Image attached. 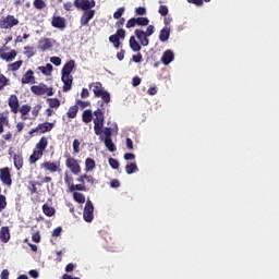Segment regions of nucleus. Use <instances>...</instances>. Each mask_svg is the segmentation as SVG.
<instances>
[{
    "mask_svg": "<svg viewBox=\"0 0 279 279\" xmlns=\"http://www.w3.org/2000/svg\"><path fill=\"white\" fill-rule=\"evenodd\" d=\"M47 145H49L47 137H41L39 142L36 144L33 154L29 156L28 160L31 165H36V162H38V160L43 158V154L45 149H47Z\"/></svg>",
    "mask_w": 279,
    "mask_h": 279,
    "instance_id": "nucleus-1",
    "label": "nucleus"
},
{
    "mask_svg": "<svg viewBox=\"0 0 279 279\" xmlns=\"http://www.w3.org/2000/svg\"><path fill=\"white\" fill-rule=\"evenodd\" d=\"M134 34L140 40L141 45L143 47H147V45H149V36L154 34V26H147L146 31L135 29Z\"/></svg>",
    "mask_w": 279,
    "mask_h": 279,
    "instance_id": "nucleus-2",
    "label": "nucleus"
},
{
    "mask_svg": "<svg viewBox=\"0 0 279 279\" xmlns=\"http://www.w3.org/2000/svg\"><path fill=\"white\" fill-rule=\"evenodd\" d=\"M90 90H93L95 97H101V99L105 101V104H110V93L106 92L104 89V86L101 83H93L89 86Z\"/></svg>",
    "mask_w": 279,
    "mask_h": 279,
    "instance_id": "nucleus-3",
    "label": "nucleus"
},
{
    "mask_svg": "<svg viewBox=\"0 0 279 279\" xmlns=\"http://www.w3.org/2000/svg\"><path fill=\"white\" fill-rule=\"evenodd\" d=\"M94 132L96 136H101L104 132V112L97 110L94 112Z\"/></svg>",
    "mask_w": 279,
    "mask_h": 279,
    "instance_id": "nucleus-4",
    "label": "nucleus"
},
{
    "mask_svg": "<svg viewBox=\"0 0 279 279\" xmlns=\"http://www.w3.org/2000/svg\"><path fill=\"white\" fill-rule=\"evenodd\" d=\"M16 25H19V19L14 17V15H7L0 19L1 29H12V27H16Z\"/></svg>",
    "mask_w": 279,
    "mask_h": 279,
    "instance_id": "nucleus-5",
    "label": "nucleus"
},
{
    "mask_svg": "<svg viewBox=\"0 0 279 279\" xmlns=\"http://www.w3.org/2000/svg\"><path fill=\"white\" fill-rule=\"evenodd\" d=\"M65 167H68V169H70V171H72L74 175H80V173H82V167H80V161L71 156H68L65 160Z\"/></svg>",
    "mask_w": 279,
    "mask_h": 279,
    "instance_id": "nucleus-6",
    "label": "nucleus"
},
{
    "mask_svg": "<svg viewBox=\"0 0 279 279\" xmlns=\"http://www.w3.org/2000/svg\"><path fill=\"white\" fill-rule=\"evenodd\" d=\"M31 90L34 93V95H47L48 97L53 95V89L48 88L45 84L35 85L31 88Z\"/></svg>",
    "mask_w": 279,
    "mask_h": 279,
    "instance_id": "nucleus-7",
    "label": "nucleus"
},
{
    "mask_svg": "<svg viewBox=\"0 0 279 279\" xmlns=\"http://www.w3.org/2000/svg\"><path fill=\"white\" fill-rule=\"evenodd\" d=\"M93 213H95L93 202L87 201L83 213V217L87 223H90V221H93V219L95 218V215Z\"/></svg>",
    "mask_w": 279,
    "mask_h": 279,
    "instance_id": "nucleus-8",
    "label": "nucleus"
},
{
    "mask_svg": "<svg viewBox=\"0 0 279 279\" xmlns=\"http://www.w3.org/2000/svg\"><path fill=\"white\" fill-rule=\"evenodd\" d=\"M75 8L84 10L85 12L95 8V0H74Z\"/></svg>",
    "mask_w": 279,
    "mask_h": 279,
    "instance_id": "nucleus-9",
    "label": "nucleus"
},
{
    "mask_svg": "<svg viewBox=\"0 0 279 279\" xmlns=\"http://www.w3.org/2000/svg\"><path fill=\"white\" fill-rule=\"evenodd\" d=\"M0 180L5 186H12V174L10 173V168L0 169Z\"/></svg>",
    "mask_w": 279,
    "mask_h": 279,
    "instance_id": "nucleus-10",
    "label": "nucleus"
},
{
    "mask_svg": "<svg viewBox=\"0 0 279 279\" xmlns=\"http://www.w3.org/2000/svg\"><path fill=\"white\" fill-rule=\"evenodd\" d=\"M53 45H56V41L53 39L44 38L39 40L38 49L40 51H49L53 48Z\"/></svg>",
    "mask_w": 279,
    "mask_h": 279,
    "instance_id": "nucleus-11",
    "label": "nucleus"
},
{
    "mask_svg": "<svg viewBox=\"0 0 279 279\" xmlns=\"http://www.w3.org/2000/svg\"><path fill=\"white\" fill-rule=\"evenodd\" d=\"M17 53L16 50L7 51V48L0 49V58L5 60V62H12L14 58H16Z\"/></svg>",
    "mask_w": 279,
    "mask_h": 279,
    "instance_id": "nucleus-12",
    "label": "nucleus"
},
{
    "mask_svg": "<svg viewBox=\"0 0 279 279\" xmlns=\"http://www.w3.org/2000/svg\"><path fill=\"white\" fill-rule=\"evenodd\" d=\"M61 80L63 82V90L65 93L71 90V86H73V75L62 72Z\"/></svg>",
    "mask_w": 279,
    "mask_h": 279,
    "instance_id": "nucleus-13",
    "label": "nucleus"
},
{
    "mask_svg": "<svg viewBox=\"0 0 279 279\" xmlns=\"http://www.w3.org/2000/svg\"><path fill=\"white\" fill-rule=\"evenodd\" d=\"M95 10L85 11L81 17V25L84 27L94 19Z\"/></svg>",
    "mask_w": 279,
    "mask_h": 279,
    "instance_id": "nucleus-14",
    "label": "nucleus"
},
{
    "mask_svg": "<svg viewBox=\"0 0 279 279\" xmlns=\"http://www.w3.org/2000/svg\"><path fill=\"white\" fill-rule=\"evenodd\" d=\"M9 108H11V112H13V114H16L19 112V97H16V95L10 96Z\"/></svg>",
    "mask_w": 279,
    "mask_h": 279,
    "instance_id": "nucleus-15",
    "label": "nucleus"
},
{
    "mask_svg": "<svg viewBox=\"0 0 279 279\" xmlns=\"http://www.w3.org/2000/svg\"><path fill=\"white\" fill-rule=\"evenodd\" d=\"M41 169H46V171H50V173H56L60 169V165L51 161H45L41 163Z\"/></svg>",
    "mask_w": 279,
    "mask_h": 279,
    "instance_id": "nucleus-16",
    "label": "nucleus"
},
{
    "mask_svg": "<svg viewBox=\"0 0 279 279\" xmlns=\"http://www.w3.org/2000/svg\"><path fill=\"white\" fill-rule=\"evenodd\" d=\"M11 239L10 235V228L9 227H1L0 228V242L8 243Z\"/></svg>",
    "mask_w": 279,
    "mask_h": 279,
    "instance_id": "nucleus-17",
    "label": "nucleus"
},
{
    "mask_svg": "<svg viewBox=\"0 0 279 279\" xmlns=\"http://www.w3.org/2000/svg\"><path fill=\"white\" fill-rule=\"evenodd\" d=\"M174 59V54L173 51L171 50H166L161 57V62L162 64H171V62H173Z\"/></svg>",
    "mask_w": 279,
    "mask_h": 279,
    "instance_id": "nucleus-18",
    "label": "nucleus"
},
{
    "mask_svg": "<svg viewBox=\"0 0 279 279\" xmlns=\"http://www.w3.org/2000/svg\"><path fill=\"white\" fill-rule=\"evenodd\" d=\"M100 141H104L109 151H117V146L114 145V143H112V138L104 137V135H100Z\"/></svg>",
    "mask_w": 279,
    "mask_h": 279,
    "instance_id": "nucleus-19",
    "label": "nucleus"
},
{
    "mask_svg": "<svg viewBox=\"0 0 279 279\" xmlns=\"http://www.w3.org/2000/svg\"><path fill=\"white\" fill-rule=\"evenodd\" d=\"M22 84H34V72L28 70L22 77Z\"/></svg>",
    "mask_w": 279,
    "mask_h": 279,
    "instance_id": "nucleus-20",
    "label": "nucleus"
},
{
    "mask_svg": "<svg viewBox=\"0 0 279 279\" xmlns=\"http://www.w3.org/2000/svg\"><path fill=\"white\" fill-rule=\"evenodd\" d=\"M32 111V107L29 105H23L20 108L21 119L23 121H27V114Z\"/></svg>",
    "mask_w": 279,
    "mask_h": 279,
    "instance_id": "nucleus-21",
    "label": "nucleus"
},
{
    "mask_svg": "<svg viewBox=\"0 0 279 279\" xmlns=\"http://www.w3.org/2000/svg\"><path fill=\"white\" fill-rule=\"evenodd\" d=\"M52 27H57L58 29H64V19L61 16H54L52 19Z\"/></svg>",
    "mask_w": 279,
    "mask_h": 279,
    "instance_id": "nucleus-22",
    "label": "nucleus"
},
{
    "mask_svg": "<svg viewBox=\"0 0 279 279\" xmlns=\"http://www.w3.org/2000/svg\"><path fill=\"white\" fill-rule=\"evenodd\" d=\"M171 34V31L169 29V27H165L160 34H159V40L161 43H167V40H169V36Z\"/></svg>",
    "mask_w": 279,
    "mask_h": 279,
    "instance_id": "nucleus-23",
    "label": "nucleus"
},
{
    "mask_svg": "<svg viewBox=\"0 0 279 279\" xmlns=\"http://www.w3.org/2000/svg\"><path fill=\"white\" fill-rule=\"evenodd\" d=\"M50 130H53V123H44L40 124L36 130L32 131V132H50Z\"/></svg>",
    "mask_w": 279,
    "mask_h": 279,
    "instance_id": "nucleus-24",
    "label": "nucleus"
},
{
    "mask_svg": "<svg viewBox=\"0 0 279 279\" xmlns=\"http://www.w3.org/2000/svg\"><path fill=\"white\" fill-rule=\"evenodd\" d=\"M8 123H10L8 112L0 113V134H3V126L8 125Z\"/></svg>",
    "mask_w": 279,
    "mask_h": 279,
    "instance_id": "nucleus-25",
    "label": "nucleus"
},
{
    "mask_svg": "<svg viewBox=\"0 0 279 279\" xmlns=\"http://www.w3.org/2000/svg\"><path fill=\"white\" fill-rule=\"evenodd\" d=\"M13 162H14V167H15V169H17V171L23 169V156L14 155Z\"/></svg>",
    "mask_w": 279,
    "mask_h": 279,
    "instance_id": "nucleus-26",
    "label": "nucleus"
},
{
    "mask_svg": "<svg viewBox=\"0 0 279 279\" xmlns=\"http://www.w3.org/2000/svg\"><path fill=\"white\" fill-rule=\"evenodd\" d=\"M95 167H96L95 159L87 158L85 160V171H86V173L93 171L95 169Z\"/></svg>",
    "mask_w": 279,
    "mask_h": 279,
    "instance_id": "nucleus-27",
    "label": "nucleus"
},
{
    "mask_svg": "<svg viewBox=\"0 0 279 279\" xmlns=\"http://www.w3.org/2000/svg\"><path fill=\"white\" fill-rule=\"evenodd\" d=\"M73 69H75V61H69L62 69V73L70 74L73 73Z\"/></svg>",
    "mask_w": 279,
    "mask_h": 279,
    "instance_id": "nucleus-28",
    "label": "nucleus"
},
{
    "mask_svg": "<svg viewBox=\"0 0 279 279\" xmlns=\"http://www.w3.org/2000/svg\"><path fill=\"white\" fill-rule=\"evenodd\" d=\"M43 211L46 217H53L56 215V209L47 204L43 206Z\"/></svg>",
    "mask_w": 279,
    "mask_h": 279,
    "instance_id": "nucleus-29",
    "label": "nucleus"
},
{
    "mask_svg": "<svg viewBox=\"0 0 279 279\" xmlns=\"http://www.w3.org/2000/svg\"><path fill=\"white\" fill-rule=\"evenodd\" d=\"M136 171H138V167L136 166V163H128L125 166V172L128 173V175H132V173H136Z\"/></svg>",
    "mask_w": 279,
    "mask_h": 279,
    "instance_id": "nucleus-30",
    "label": "nucleus"
},
{
    "mask_svg": "<svg viewBox=\"0 0 279 279\" xmlns=\"http://www.w3.org/2000/svg\"><path fill=\"white\" fill-rule=\"evenodd\" d=\"M130 47H131L132 51H138L141 49V44H138V41H136V37L132 36L130 38Z\"/></svg>",
    "mask_w": 279,
    "mask_h": 279,
    "instance_id": "nucleus-31",
    "label": "nucleus"
},
{
    "mask_svg": "<svg viewBox=\"0 0 279 279\" xmlns=\"http://www.w3.org/2000/svg\"><path fill=\"white\" fill-rule=\"evenodd\" d=\"M38 70L41 71L44 75H51V72L53 71V65H51V63H48L46 66H39Z\"/></svg>",
    "mask_w": 279,
    "mask_h": 279,
    "instance_id": "nucleus-32",
    "label": "nucleus"
},
{
    "mask_svg": "<svg viewBox=\"0 0 279 279\" xmlns=\"http://www.w3.org/2000/svg\"><path fill=\"white\" fill-rule=\"evenodd\" d=\"M82 119L84 123H90V121H93V111L85 110L82 114Z\"/></svg>",
    "mask_w": 279,
    "mask_h": 279,
    "instance_id": "nucleus-33",
    "label": "nucleus"
},
{
    "mask_svg": "<svg viewBox=\"0 0 279 279\" xmlns=\"http://www.w3.org/2000/svg\"><path fill=\"white\" fill-rule=\"evenodd\" d=\"M73 197L74 201L77 202V204H84V202H86V197L82 193L74 192Z\"/></svg>",
    "mask_w": 279,
    "mask_h": 279,
    "instance_id": "nucleus-34",
    "label": "nucleus"
},
{
    "mask_svg": "<svg viewBox=\"0 0 279 279\" xmlns=\"http://www.w3.org/2000/svg\"><path fill=\"white\" fill-rule=\"evenodd\" d=\"M77 110H80V108L77 106L70 107V109L68 111L69 119H75V117H77Z\"/></svg>",
    "mask_w": 279,
    "mask_h": 279,
    "instance_id": "nucleus-35",
    "label": "nucleus"
},
{
    "mask_svg": "<svg viewBox=\"0 0 279 279\" xmlns=\"http://www.w3.org/2000/svg\"><path fill=\"white\" fill-rule=\"evenodd\" d=\"M136 25H141L143 27L149 25V20L147 17H135Z\"/></svg>",
    "mask_w": 279,
    "mask_h": 279,
    "instance_id": "nucleus-36",
    "label": "nucleus"
},
{
    "mask_svg": "<svg viewBox=\"0 0 279 279\" xmlns=\"http://www.w3.org/2000/svg\"><path fill=\"white\" fill-rule=\"evenodd\" d=\"M47 102L50 106V108H60V100L57 98H49Z\"/></svg>",
    "mask_w": 279,
    "mask_h": 279,
    "instance_id": "nucleus-37",
    "label": "nucleus"
},
{
    "mask_svg": "<svg viewBox=\"0 0 279 279\" xmlns=\"http://www.w3.org/2000/svg\"><path fill=\"white\" fill-rule=\"evenodd\" d=\"M21 66H23V60L11 63L9 65V69H10V71H19V69H21Z\"/></svg>",
    "mask_w": 279,
    "mask_h": 279,
    "instance_id": "nucleus-38",
    "label": "nucleus"
},
{
    "mask_svg": "<svg viewBox=\"0 0 279 279\" xmlns=\"http://www.w3.org/2000/svg\"><path fill=\"white\" fill-rule=\"evenodd\" d=\"M80 145H82V143L80 142V140H74L72 147H73V154H80Z\"/></svg>",
    "mask_w": 279,
    "mask_h": 279,
    "instance_id": "nucleus-39",
    "label": "nucleus"
},
{
    "mask_svg": "<svg viewBox=\"0 0 279 279\" xmlns=\"http://www.w3.org/2000/svg\"><path fill=\"white\" fill-rule=\"evenodd\" d=\"M109 40H110V43L113 44L114 49H119V45H120L119 37H117L116 35H112L109 37Z\"/></svg>",
    "mask_w": 279,
    "mask_h": 279,
    "instance_id": "nucleus-40",
    "label": "nucleus"
},
{
    "mask_svg": "<svg viewBox=\"0 0 279 279\" xmlns=\"http://www.w3.org/2000/svg\"><path fill=\"white\" fill-rule=\"evenodd\" d=\"M158 12L160 15L167 16L169 14V8L167 5H160Z\"/></svg>",
    "mask_w": 279,
    "mask_h": 279,
    "instance_id": "nucleus-41",
    "label": "nucleus"
},
{
    "mask_svg": "<svg viewBox=\"0 0 279 279\" xmlns=\"http://www.w3.org/2000/svg\"><path fill=\"white\" fill-rule=\"evenodd\" d=\"M101 134H104L105 138H110L112 136V130L110 128L102 129Z\"/></svg>",
    "mask_w": 279,
    "mask_h": 279,
    "instance_id": "nucleus-42",
    "label": "nucleus"
},
{
    "mask_svg": "<svg viewBox=\"0 0 279 279\" xmlns=\"http://www.w3.org/2000/svg\"><path fill=\"white\" fill-rule=\"evenodd\" d=\"M50 62L54 64V66H60L62 64V59L59 57H52L50 58Z\"/></svg>",
    "mask_w": 279,
    "mask_h": 279,
    "instance_id": "nucleus-43",
    "label": "nucleus"
},
{
    "mask_svg": "<svg viewBox=\"0 0 279 279\" xmlns=\"http://www.w3.org/2000/svg\"><path fill=\"white\" fill-rule=\"evenodd\" d=\"M7 84H8V78L4 75L0 74V90L5 88Z\"/></svg>",
    "mask_w": 279,
    "mask_h": 279,
    "instance_id": "nucleus-44",
    "label": "nucleus"
},
{
    "mask_svg": "<svg viewBox=\"0 0 279 279\" xmlns=\"http://www.w3.org/2000/svg\"><path fill=\"white\" fill-rule=\"evenodd\" d=\"M34 5L37 10H43L45 8V1L43 0H34Z\"/></svg>",
    "mask_w": 279,
    "mask_h": 279,
    "instance_id": "nucleus-45",
    "label": "nucleus"
},
{
    "mask_svg": "<svg viewBox=\"0 0 279 279\" xmlns=\"http://www.w3.org/2000/svg\"><path fill=\"white\" fill-rule=\"evenodd\" d=\"M135 12L138 16H145V14H147V9H145V7H140L135 9Z\"/></svg>",
    "mask_w": 279,
    "mask_h": 279,
    "instance_id": "nucleus-46",
    "label": "nucleus"
},
{
    "mask_svg": "<svg viewBox=\"0 0 279 279\" xmlns=\"http://www.w3.org/2000/svg\"><path fill=\"white\" fill-rule=\"evenodd\" d=\"M109 165L113 169H119V161L114 158H109Z\"/></svg>",
    "mask_w": 279,
    "mask_h": 279,
    "instance_id": "nucleus-47",
    "label": "nucleus"
},
{
    "mask_svg": "<svg viewBox=\"0 0 279 279\" xmlns=\"http://www.w3.org/2000/svg\"><path fill=\"white\" fill-rule=\"evenodd\" d=\"M5 206H8V203L5 202V197L3 195H0V213L1 210H4Z\"/></svg>",
    "mask_w": 279,
    "mask_h": 279,
    "instance_id": "nucleus-48",
    "label": "nucleus"
},
{
    "mask_svg": "<svg viewBox=\"0 0 279 279\" xmlns=\"http://www.w3.org/2000/svg\"><path fill=\"white\" fill-rule=\"evenodd\" d=\"M123 12H125V9L119 8L117 12H114L113 17L121 19V16H123Z\"/></svg>",
    "mask_w": 279,
    "mask_h": 279,
    "instance_id": "nucleus-49",
    "label": "nucleus"
},
{
    "mask_svg": "<svg viewBox=\"0 0 279 279\" xmlns=\"http://www.w3.org/2000/svg\"><path fill=\"white\" fill-rule=\"evenodd\" d=\"M119 40H123L125 38V31L124 29H119L116 35Z\"/></svg>",
    "mask_w": 279,
    "mask_h": 279,
    "instance_id": "nucleus-50",
    "label": "nucleus"
},
{
    "mask_svg": "<svg viewBox=\"0 0 279 279\" xmlns=\"http://www.w3.org/2000/svg\"><path fill=\"white\" fill-rule=\"evenodd\" d=\"M136 17H132L131 20L128 21L126 23V27L130 28V27H136Z\"/></svg>",
    "mask_w": 279,
    "mask_h": 279,
    "instance_id": "nucleus-51",
    "label": "nucleus"
},
{
    "mask_svg": "<svg viewBox=\"0 0 279 279\" xmlns=\"http://www.w3.org/2000/svg\"><path fill=\"white\" fill-rule=\"evenodd\" d=\"M34 243H40V232H35L32 235Z\"/></svg>",
    "mask_w": 279,
    "mask_h": 279,
    "instance_id": "nucleus-52",
    "label": "nucleus"
},
{
    "mask_svg": "<svg viewBox=\"0 0 279 279\" xmlns=\"http://www.w3.org/2000/svg\"><path fill=\"white\" fill-rule=\"evenodd\" d=\"M40 105H36L33 110H32V114L36 118L38 117V113L40 112Z\"/></svg>",
    "mask_w": 279,
    "mask_h": 279,
    "instance_id": "nucleus-53",
    "label": "nucleus"
},
{
    "mask_svg": "<svg viewBox=\"0 0 279 279\" xmlns=\"http://www.w3.org/2000/svg\"><path fill=\"white\" fill-rule=\"evenodd\" d=\"M64 182L68 186H71V184H73V179L71 177H69L68 173H65L64 175Z\"/></svg>",
    "mask_w": 279,
    "mask_h": 279,
    "instance_id": "nucleus-54",
    "label": "nucleus"
},
{
    "mask_svg": "<svg viewBox=\"0 0 279 279\" xmlns=\"http://www.w3.org/2000/svg\"><path fill=\"white\" fill-rule=\"evenodd\" d=\"M134 158H136V156L132 153L124 154V160H134Z\"/></svg>",
    "mask_w": 279,
    "mask_h": 279,
    "instance_id": "nucleus-55",
    "label": "nucleus"
},
{
    "mask_svg": "<svg viewBox=\"0 0 279 279\" xmlns=\"http://www.w3.org/2000/svg\"><path fill=\"white\" fill-rule=\"evenodd\" d=\"M62 233V228L58 227L52 231V236H60V234Z\"/></svg>",
    "mask_w": 279,
    "mask_h": 279,
    "instance_id": "nucleus-56",
    "label": "nucleus"
},
{
    "mask_svg": "<svg viewBox=\"0 0 279 279\" xmlns=\"http://www.w3.org/2000/svg\"><path fill=\"white\" fill-rule=\"evenodd\" d=\"M76 104H77V106H80L81 108H87V106L90 105L88 101H83V100H77Z\"/></svg>",
    "mask_w": 279,
    "mask_h": 279,
    "instance_id": "nucleus-57",
    "label": "nucleus"
},
{
    "mask_svg": "<svg viewBox=\"0 0 279 279\" xmlns=\"http://www.w3.org/2000/svg\"><path fill=\"white\" fill-rule=\"evenodd\" d=\"M189 3H194V5H198L202 7L204 5V1L203 0H187Z\"/></svg>",
    "mask_w": 279,
    "mask_h": 279,
    "instance_id": "nucleus-58",
    "label": "nucleus"
},
{
    "mask_svg": "<svg viewBox=\"0 0 279 279\" xmlns=\"http://www.w3.org/2000/svg\"><path fill=\"white\" fill-rule=\"evenodd\" d=\"M0 277H1V279H9L10 278V271H8V269L2 270Z\"/></svg>",
    "mask_w": 279,
    "mask_h": 279,
    "instance_id": "nucleus-59",
    "label": "nucleus"
},
{
    "mask_svg": "<svg viewBox=\"0 0 279 279\" xmlns=\"http://www.w3.org/2000/svg\"><path fill=\"white\" fill-rule=\"evenodd\" d=\"M111 189H119L121 186V183H119V180H113L110 183Z\"/></svg>",
    "mask_w": 279,
    "mask_h": 279,
    "instance_id": "nucleus-60",
    "label": "nucleus"
},
{
    "mask_svg": "<svg viewBox=\"0 0 279 279\" xmlns=\"http://www.w3.org/2000/svg\"><path fill=\"white\" fill-rule=\"evenodd\" d=\"M85 180L88 184H95V178L93 175L85 174Z\"/></svg>",
    "mask_w": 279,
    "mask_h": 279,
    "instance_id": "nucleus-61",
    "label": "nucleus"
},
{
    "mask_svg": "<svg viewBox=\"0 0 279 279\" xmlns=\"http://www.w3.org/2000/svg\"><path fill=\"white\" fill-rule=\"evenodd\" d=\"M126 147L128 149H134V142H132V138H126Z\"/></svg>",
    "mask_w": 279,
    "mask_h": 279,
    "instance_id": "nucleus-62",
    "label": "nucleus"
},
{
    "mask_svg": "<svg viewBox=\"0 0 279 279\" xmlns=\"http://www.w3.org/2000/svg\"><path fill=\"white\" fill-rule=\"evenodd\" d=\"M133 86H138L141 84V78L138 76L133 77L132 81Z\"/></svg>",
    "mask_w": 279,
    "mask_h": 279,
    "instance_id": "nucleus-63",
    "label": "nucleus"
},
{
    "mask_svg": "<svg viewBox=\"0 0 279 279\" xmlns=\"http://www.w3.org/2000/svg\"><path fill=\"white\" fill-rule=\"evenodd\" d=\"M88 95H89L88 89L83 88V90L81 93L82 99H86L88 97Z\"/></svg>",
    "mask_w": 279,
    "mask_h": 279,
    "instance_id": "nucleus-64",
    "label": "nucleus"
}]
</instances>
